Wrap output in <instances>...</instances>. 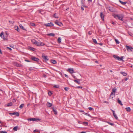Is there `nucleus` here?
<instances>
[{
	"mask_svg": "<svg viewBox=\"0 0 133 133\" xmlns=\"http://www.w3.org/2000/svg\"><path fill=\"white\" fill-rule=\"evenodd\" d=\"M124 15L123 14H115L114 17L118 19L121 21L123 20V18L124 17Z\"/></svg>",
	"mask_w": 133,
	"mask_h": 133,
	"instance_id": "1",
	"label": "nucleus"
},
{
	"mask_svg": "<svg viewBox=\"0 0 133 133\" xmlns=\"http://www.w3.org/2000/svg\"><path fill=\"white\" fill-rule=\"evenodd\" d=\"M117 89L115 88H114L112 89V92L110 94L109 98H114L113 96H115V92L116 91Z\"/></svg>",
	"mask_w": 133,
	"mask_h": 133,
	"instance_id": "2",
	"label": "nucleus"
},
{
	"mask_svg": "<svg viewBox=\"0 0 133 133\" xmlns=\"http://www.w3.org/2000/svg\"><path fill=\"white\" fill-rule=\"evenodd\" d=\"M73 77L75 79L74 80V81L78 83V84H79L80 83V81L81 80V75H80L79 77H76L75 76H73Z\"/></svg>",
	"mask_w": 133,
	"mask_h": 133,
	"instance_id": "3",
	"label": "nucleus"
},
{
	"mask_svg": "<svg viewBox=\"0 0 133 133\" xmlns=\"http://www.w3.org/2000/svg\"><path fill=\"white\" fill-rule=\"evenodd\" d=\"M114 57L115 58V59H117L119 61H122L123 62H124V61L123 59L124 58V56H121L120 57L119 56L117 55H114Z\"/></svg>",
	"mask_w": 133,
	"mask_h": 133,
	"instance_id": "4",
	"label": "nucleus"
},
{
	"mask_svg": "<svg viewBox=\"0 0 133 133\" xmlns=\"http://www.w3.org/2000/svg\"><path fill=\"white\" fill-rule=\"evenodd\" d=\"M125 47L127 48V50L129 51H132V50L133 49V48L131 47H130L126 45Z\"/></svg>",
	"mask_w": 133,
	"mask_h": 133,
	"instance_id": "5",
	"label": "nucleus"
},
{
	"mask_svg": "<svg viewBox=\"0 0 133 133\" xmlns=\"http://www.w3.org/2000/svg\"><path fill=\"white\" fill-rule=\"evenodd\" d=\"M28 121H39L40 120L38 119H37L36 118H31L28 119Z\"/></svg>",
	"mask_w": 133,
	"mask_h": 133,
	"instance_id": "6",
	"label": "nucleus"
},
{
	"mask_svg": "<svg viewBox=\"0 0 133 133\" xmlns=\"http://www.w3.org/2000/svg\"><path fill=\"white\" fill-rule=\"evenodd\" d=\"M31 59L34 61L37 62H38L39 60V59L38 58L35 57L34 56L32 57L31 58Z\"/></svg>",
	"mask_w": 133,
	"mask_h": 133,
	"instance_id": "7",
	"label": "nucleus"
},
{
	"mask_svg": "<svg viewBox=\"0 0 133 133\" xmlns=\"http://www.w3.org/2000/svg\"><path fill=\"white\" fill-rule=\"evenodd\" d=\"M44 25L46 26H53L52 23L50 22L49 23L44 24Z\"/></svg>",
	"mask_w": 133,
	"mask_h": 133,
	"instance_id": "8",
	"label": "nucleus"
},
{
	"mask_svg": "<svg viewBox=\"0 0 133 133\" xmlns=\"http://www.w3.org/2000/svg\"><path fill=\"white\" fill-rule=\"evenodd\" d=\"M9 114L11 115H16V116H18L19 115V114L18 112L10 113Z\"/></svg>",
	"mask_w": 133,
	"mask_h": 133,
	"instance_id": "9",
	"label": "nucleus"
},
{
	"mask_svg": "<svg viewBox=\"0 0 133 133\" xmlns=\"http://www.w3.org/2000/svg\"><path fill=\"white\" fill-rule=\"evenodd\" d=\"M111 110L113 113V116L116 119H117L118 117H117V116L116 115V114L115 113V111L112 110Z\"/></svg>",
	"mask_w": 133,
	"mask_h": 133,
	"instance_id": "10",
	"label": "nucleus"
},
{
	"mask_svg": "<svg viewBox=\"0 0 133 133\" xmlns=\"http://www.w3.org/2000/svg\"><path fill=\"white\" fill-rule=\"evenodd\" d=\"M55 23L56 24L58 25H59V26H62L63 25V24L61 22H59L57 21H56L55 22Z\"/></svg>",
	"mask_w": 133,
	"mask_h": 133,
	"instance_id": "11",
	"label": "nucleus"
},
{
	"mask_svg": "<svg viewBox=\"0 0 133 133\" xmlns=\"http://www.w3.org/2000/svg\"><path fill=\"white\" fill-rule=\"evenodd\" d=\"M0 36L4 40H6L7 39L6 38H4V34L3 32H2L0 34Z\"/></svg>",
	"mask_w": 133,
	"mask_h": 133,
	"instance_id": "12",
	"label": "nucleus"
},
{
	"mask_svg": "<svg viewBox=\"0 0 133 133\" xmlns=\"http://www.w3.org/2000/svg\"><path fill=\"white\" fill-rule=\"evenodd\" d=\"M68 71L71 74H72L74 72L73 69L72 68L71 69L69 68L68 69Z\"/></svg>",
	"mask_w": 133,
	"mask_h": 133,
	"instance_id": "13",
	"label": "nucleus"
},
{
	"mask_svg": "<svg viewBox=\"0 0 133 133\" xmlns=\"http://www.w3.org/2000/svg\"><path fill=\"white\" fill-rule=\"evenodd\" d=\"M14 64L17 67H23V66L21 64H18L17 63H14Z\"/></svg>",
	"mask_w": 133,
	"mask_h": 133,
	"instance_id": "14",
	"label": "nucleus"
},
{
	"mask_svg": "<svg viewBox=\"0 0 133 133\" xmlns=\"http://www.w3.org/2000/svg\"><path fill=\"white\" fill-rule=\"evenodd\" d=\"M100 16L101 19L103 21L104 20V15L102 12H101Z\"/></svg>",
	"mask_w": 133,
	"mask_h": 133,
	"instance_id": "15",
	"label": "nucleus"
},
{
	"mask_svg": "<svg viewBox=\"0 0 133 133\" xmlns=\"http://www.w3.org/2000/svg\"><path fill=\"white\" fill-rule=\"evenodd\" d=\"M46 105L48 107H51L52 105V103H50L48 102L47 104H46Z\"/></svg>",
	"mask_w": 133,
	"mask_h": 133,
	"instance_id": "16",
	"label": "nucleus"
},
{
	"mask_svg": "<svg viewBox=\"0 0 133 133\" xmlns=\"http://www.w3.org/2000/svg\"><path fill=\"white\" fill-rule=\"evenodd\" d=\"M131 77L130 76H128V77L125 78L124 79H123L122 81H127L128 79H131Z\"/></svg>",
	"mask_w": 133,
	"mask_h": 133,
	"instance_id": "17",
	"label": "nucleus"
},
{
	"mask_svg": "<svg viewBox=\"0 0 133 133\" xmlns=\"http://www.w3.org/2000/svg\"><path fill=\"white\" fill-rule=\"evenodd\" d=\"M43 58L46 61H48V57L47 56H42Z\"/></svg>",
	"mask_w": 133,
	"mask_h": 133,
	"instance_id": "18",
	"label": "nucleus"
},
{
	"mask_svg": "<svg viewBox=\"0 0 133 133\" xmlns=\"http://www.w3.org/2000/svg\"><path fill=\"white\" fill-rule=\"evenodd\" d=\"M14 29L18 32L19 31V28L17 26H15L14 27Z\"/></svg>",
	"mask_w": 133,
	"mask_h": 133,
	"instance_id": "19",
	"label": "nucleus"
},
{
	"mask_svg": "<svg viewBox=\"0 0 133 133\" xmlns=\"http://www.w3.org/2000/svg\"><path fill=\"white\" fill-rule=\"evenodd\" d=\"M119 2L122 4L124 5L125 4H126L127 3V2H123L122 1H121L120 0H119Z\"/></svg>",
	"mask_w": 133,
	"mask_h": 133,
	"instance_id": "20",
	"label": "nucleus"
},
{
	"mask_svg": "<svg viewBox=\"0 0 133 133\" xmlns=\"http://www.w3.org/2000/svg\"><path fill=\"white\" fill-rule=\"evenodd\" d=\"M117 102L119 104L121 105H123V104L122 103L121 101L119 99V98H118L117 99Z\"/></svg>",
	"mask_w": 133,
	"mask_h": 133,
	"instance_id": "21",
	"label": "nucleus"
},
{
	"mask_svg": "<svg viewBox=\"0 0 133 133\" xmlns=\"http://www.w3.org/2000/svg\"><path fill=\"white\" fill-rule=\"evenodd\" d=\"M53 111L54 112V113L55 114H57V111L54 108H52Z\"/></svg>",
	"mask_w": 133,
	"mask_h": 133,
	"instance_id": "22",
	"label": "nucleus"
},
{
	"mask_svg": "<svg viewBox=\"0 0 133 133\" xmlns=\"http://www.w3.org/2000/svg\"><path fill=\"white\" fill-rule=\"evenodd\" d=\"M125 109L128 112H130L131 111L130 108L129 107L126 108Z\"/></svg>",
	"mask_w": 133,
	"mask_h": 133,
	"instance_id": "23",
	"label": "nucleus"
},
{
	"mask_svg": "<svg viewBox=\"0 0 133 133\" xmlns=\"http://www.w3.org/2000/svg\"><path fill=\"white\" fill-rule=\"evenodd\" d=\"M51 63L54 64H55L57 63L56 61L55 60H51Z\"/></svg>",
	"mask_w": 133,
	"mask_h": 133,
	"instance_id": "24",
	"label": "nucleus"
},
{
	"mask_svg": "<svg viewBox=\"0 0 133 133\" xmlns=\"http://www.w3.org/2000/svg\"><path fill=\"white\" fill-rule=\"evenodd\" d=\"M31 41L32 43H33V44H35L36 42V41L34 39H31Z\"/></svg>",
	"mask_w": 133,
	"mask_h": 133,
	"instance_id": "25",
	"label": "nucleus"
},
{
	"mask_svg": "<svg viewBox=\"0 0 133 133\" xmlns=\"http://www.w3.org/2000/svg\"><path fill=\"white\" fill-rule=\"evenodd\" d=\"M58 42V43H60L61 42V39L60 37H59L57 40Z\"/></svg>",
	"mask_w": 133,
	"mask_h": 133,
	"instance_id": "26",
	"label": "nucleus"
},
{
	"mask_svg": "<svg viewBox=\"0 0 133 133\" xmlns=\"http://www.w3.org/2000/svg\"><path fill=\"white\" fill-rule=\"evenodd\" d=\"M12 102H10L8 103L7 104V106L8 107L11 106H12Z\"/></svg>",
	"mask_w": 133,
	"mask_h": 133,
	"instance_id": "27",
	"label": "nucleus"
},
{
	"mask_svg": "<svg viewBox=\"0 0 133 133\" xmlns=\"http://www.w3.org/2000/svg\"><path fill=\"white\" fill-rule=\"evenodd\" d=\"M20 27L23 30H25V29L24 28L22 24H20L19 25Z\"/></svg>",
	"mask_w": 133,
	"mask_h": 133,
	"instance_id": "28",
	"label": "nucleus"
},
{
	"mask_svg": "<svg viewBox=\"0 0 133 133\" xmlns=\"http://www.w3.org/2000/svg\"><path fill=\"white\" fill-rule=\"evenodd\" d=\"M48 35L49 36H55V34L53 33H51L48 34Z\"/></svg>",
	"mask_w": 133,
	"mask_h": 133,
	"instance_id": "29",
	"label": "nucleus"
},
{
	"mask_svg": "<svg viewBox=\"0 0 133 133\" xmlns=\"http://www.w3.org/2000/svg\"><path fill=\"white\" fill-rule=\"evenodd\" d=\"M83 124L85 126H87L88 125V122H83Z\"/></svg>",
	"mask_w": 133,
	"mask_h": 133,
	"instance_id": "30",
	"label": "nucleus"
},
{
	"mask_svg": "<svg viewBox=\"0 0 133 133\" xmlns=\"http://www.w3.org/2000/svg\"><path fill=\"white\" fill-rule=\"evenodd\" d=\"M59 87V85H55L54 86V88H58Z\"/></svg>",
	"mask_w": 133,
	"mask_h": 133,
	"instance_id": "31",
	"label": "nucleus"
},
{
	"mask_svg": "<svg viewBox=\"0 0 133 133\" xmlns=\"http://www.w3.org/2000/svg\"><path fill=\"white\" fill-rule=\"evenodd\" d=\"M40 42H38L36 41L35 44L37 46H39Z\"/></svg>",
	"mask_w": 133,
	"mask_h": 133,
	"instance_id": "32",
	"label": "nucleus"
},
{
	"mask_svg": "<svg viewBox=\"0 0 133 133\" xmlns=\"http://www.w3.org/2000/svg\"><path fill=\"white\" fill-rule=\"evenodd\" d=\"M24 105V104H22L20 105L19 108L21 109H22Z\"/></svg>",
	"mask_w": 133,
	"mask_h": 133,
	"instance_id": "33",
	"label": "nucleus"
},
{
	"mask_svg": "<svg viewBox=\"0 0 133 133\" xmlns=\"http://www.w3.org/2000/svg\"><path fill=\"white\" fill-rule=\"evenodd\" d=\"M30 25L33 26H35V24L34 23H30Z\"/></svg>",
	"mask_w": 133,
	"mask_h": 133,
	"instance_id": "34",
	"label": "nucleus"
},
{
	"mask_svg": "<svg viewBox=\"0 0 133 133\" xmlns=\"http://www.w3.org/2000/svg\"><path fill=\"white\" fill-rule=\"evenodd\" d=\"M13 130L15 131H17V127H14L13 128Z\"/></svg>",
	"mask_w": 133,
	"mask_h": 133,
	"instance_id": "35",
	"label": "nucleus"
},
{
	"mask_svg": "<svg viewBox=\"0 0 133 133\" xmlns=\"http://www.w3.org/2000/svg\"><path fill=\"white\" fill-rule=\"evenodd\" d=\"M29 49L31 50H32V51H34L35 50V49L34 48L32 47H30L29 48Z\"/></svg>",
	"mask_w": 133,
	"mask_h": 133,
	"instance_id": "36",
	"label": "nucleus"
},
{
	"mask_svg": "<svg viewBox=\"0 0 133 133\" xmlns=\"http://www.w3.org/2000/svg\"><path fill=\"white\" fill-rule=\"evenodd\" d=\"M45 45L42 42H40L39 46H42Z\"/></svg>",
	"mask_w": 133,
	"mask_h": 133,
	"instance_id": "37",
	"label": "nucleus"
},
{
	"mask_svg": "<svg viewBox=\"0 0 133 133\" xmlns=\"http://www.w3.org/2000/svg\"><path fill=\"white\" fill-rule=\"evenodd\" d=\"M120 74H122L123 75H127V74H126V73L125 72H120Z\"/></svg>",
	"mask_w": 133,
	"mask_h": 133,
	"instance_id": "38",
	"label": "nucleus"
},
{
	"mask_svg": "<svg viewBox=\"0 0 133 133\" xmlns=\"http://www.w3.org/2000/svg\"><path fill=\"white\" fill-rule=\"evenodd\" d=\"M115 41L116 42V43L117 44H119V41L116 39H115Z\"/></svg>",
	"mask_w": 133,
	"mask_h": 133,
	"instance_id": "39",
	"label": "nucleus"
},
{
	"mask_svg": "<svg viewBox=\"0 0 133 133\" xmlns=\"http://www.w3.org/2000/svg\"><path fill=\"white\" fill-rule=\"evenodd\" d=\"M93 42L96 44H97V41L95 39H93Z\"/></svg>",
	"mask_w": 133,
	"mask_h": 133,
	"instance_id": "40",
	"label": "nucleus"
},
{
	"mask_svg": "<svg viewBox=\"0 0 133 133\" xmlns=\"http://www.w3.org/2000/svg\"><path fill=\"white\" fill-rule=\"evenodd\" d=\"M1 133H7V132L6 131H0Z\"/></svg>",
	"mask_w": 133,
	"mask_h": 133,
	"instance_id": "41",
	"label": "nucleus"
},
{
	"mask_svg": "<svg viewBox=\"0 0 133 133\" xmlns=\"http://www.w3.org/2000/svg\"><path fill=\"white\" fill-rule=\"evenodd\" d=\"M84 1L85 0H81V3L82 4H84Z\"/></svg>",
	"mask_w": 133,
	"mask_h": 133,
	"instance_id": "42",
	"label": "nucleus"
},
{
	"mask_svg": "<svg viewBox=\"0 0 133 133\" xmlns=\"http://www.w3.org/2000/svg\"><path fill=\"white\" fill-rule=\"evenodd\" d=\"M64 90L66 91H68V90L69 88L68 87H66L64 88Z\"/></svg>",
	"mask_w": 133,
	"mask_h": 133,
	"instance_id": "43",
	"label": "nucleus"
},
{
	"mask_svg": "<svg viewBox=\"0 0 133 133\" xmlns=\"http://www.w3.org/2000/svg\"><path fill=\"white\" fill-rule=\"evenodd\" d=\"M54 17H55V18H58V16H56V14H54Z\"/></svg>",
	"mask_w": 133,
	"mask_h": 133,
	"instance_id": "44",
	"label": "nucleus"
},
{
	"mask_svg": "<svg viewBox=\"0 0 133 133\" xmlns=\"http://www.w3.org/2000/svg\"><path fill=\"white\" fill-rule=\"evenodd\" d=\"M108 123L109 124H110V125H112H112H114V124L112 123H110V122H108Z\"/></svg>",
	"mask_w": 133,
	"mask_h": 133,
	"instance_id": "45",
	"label": "nucleus"
},
{
	"mask_svg": "<svg viewBox=\"0 0 133 133\" xmlns=\"http://www.w3.org/2000/svg\"><path fill=\"white\" fill-rule=\"evenodd\" d=\"M88 109L90 110H94L92 108L90 107H89Z\"/></svg>",
	"mask_w": 133,
	"mask_h": 133,
	"instance_id": "46",
	"label": "nucleus"
},
{
	"mask_svg": "<svg viewBox=\"0 0 133 133\" xmlns=\"http://www.w3.org/2000/svg\"><path fill=\"white\" fill-rule=\"evenodd\" d=\"M48 94L49 96H51L52 94V93L51 92L49 91L48 92Z\"/></svg>",
	"mask_w": 133,
	"mask_h": 133,
	"instance_id": "47",
	"label": "nucleus"
},
{
	"mask_svg": "<svg viewBox=\"0 0 133 133\" xmlns=\"http://www.w3.org/2000/svg\"><path fill=\"white\" fill-rule=\"evenodd\" d=\"M76 87L79 88H80L81 89H82V87H81V86H78V87Z\"/></svg>",
	"mask_w": 133,
	"mask_h": 133,
	"instance_id": "48",
	"label": "nucleus"
},
{
	"mask_svg": "<svg viewBox=\"0 0 133 133\" xmlns=\"http://www.w3.org/2000/svg\"><path fill=\"white\" fill-rule=\"evenodd\" d=\"M88 34L90 35L91 34V31H89L88 32Z\"/></svg>",
	"mask_w": 133,
	"mask_h": 133,
	"instance_id": "49",
	"label": "nucleus"
},
{
	"mask_svg": "<svg viewBox=\"0 0 133 133\" xmlns=\"http://www.w3.org/2000/svg\"><path fill=\"white\" fill-rule=\"evenodd\" d=\"M104 103H108V102L107 101H104Z\"/></svg>",
	"mask_w": 133,
	"mask_h": 133,
	"instance_id": "50",
	"label": "nucleus"
},
{
	"mask_svg": "<svg viewBox=\"0 0 133 133\" xmlns=\"http://www.w3.org/2000/svg\"><path fill=\"white\" fill-rule=\"evenodd\" d=\"M7 48H8V49H9V50H12L11 49V48H9V47H7Z\"/></svg>",
	"mask_w": 133,
	"mask_h": 133,
	"instance_id": "51",
	"label": "nucleus"
},
{
	"mask_svg": "<svg viewBox=\"0 0 133 133\" xmlns=\"http://www.w3.org/2000/svg\"><path fill=\"white\" fill-rule=\"evenodd\" d=\"M38 130H34V132H36L38 131Z\"/></svg>",
	"mask_w": 133,
	"mask_h": 133,
	"instance_id": "52",
	"label": "nucleus"
},
{
	"mask_svg": "<svg viewBox=\"0 0 133 133\" xmlns=\"http://www.w3.org/2000/svg\"><path fill=\"white\" fill-rule=\"evenodd\" d=\"M79 111L81 112H83L84 111L82 110H80Z\"/></svg>",
	"mask_w": 133,
	"mask_h": 133,
	"instance_id": "53",
	"label": "nucleus"
},
{
	"mask_svg": "<svg viewBox=\"0 0 133 133\" xmlns=\"http://www.w3.org/2000/svg\"><path fill=\"white\" fill-rule=\"evenodd\" d=\"M25 61L28 62H30V61L29 60H25Z\"/></svg>",
	"mask_w": 133,
	"mask_h": 133,
	"instance_id": "54",
	"label": "nucleus"
},
{
	"mask_svg": "<svg viewBox=\"0 0 133 133\" xmlns=\"http://www.w3.org/2000/svg\"><path fill=\"white\" fill-rule=\"evenodd\" d=\"M81 10H82L83 11V10H84V8H83V7H81Z\"/></svg>",
	"mask_w": 133,
	"mask_h": 133,
	"instance_id": "55",
	"label": "nucleus"
},
{
	"mask_svg": "<svg viewBox=\"0 0 133 133\" xmlns=\"http://www.w3.org/2000/svg\"><path fill=\"white\" fill-rule=\"evenodd\" d=\"M88 1L89 2H92V0H88Z\"/></svg>",
	"mask_w": 133,
	"mask_h": 133,
	"instance_id": "56",
	"label": "nucleus"
},
{
	"mask_svg": "<svg viewBox=\"0 0 133 133\" xmlns=\"http://www.w3.org/2000/svg\"><path fill=\"white\" fill-rule=\"evenodd\" d=\"M112 24H114V25H115L116 24V23H115V22H112Z\"/></svg>",
	"mask_w": 133,
	"mask_h": 133,
	"instance_id": "57",
	"label": "nucleus"
},
{
	"mask_svg": "<svg viewBox=\"0 0 133 133\" xmlns=\"http://www.w3.org/2000/svg\"><path fill=\"white\" fill-rule=\"evenodd\" d=\"M99 44L101 45H103V44L102 43H100Z\"/></svg>",
	"mask_w": 133,
	"mask_h": 133,
	"instance_id": "58",
	"label": "nucleus"
},
{
	"mask_svg": "<svg viewBox=\"0 0 133 133\" xmlns=\"http://www.w3.org/2000/svg\"><path fill=\"white\" fill-rule=\"evenodd\" d=\"M85 132L82 131L80 133H85Z\"/></svg>",
	"mask_w": 133,
	"mask_h": 133,
	"instance_id": "59",
	"label": "nucleus"
},
{
	"mask_svg": "<svg viewBox=\"0 0 133 133\" xmlns=\"http://www.w3.org/2000/svg\"><path fill=\"white\" fill-rule=\"evenodd\" d=\"M0 53L1 54H2L1 50L0 49Z\"/></svg>",
	"mask_w": 133,
	"mask_h": 133,
	"instance_id": "60",
	"label": "nucleus"
},
{
	"mask_svg": "<svg viewBox=\"0 0 133 133\" xmlns=\"http://www.w3.org/2000/svg\"><path fill=\"white\" fill-rule=\"evenodd\" d=\"M65 77H68V75H65Z\"/></svg>",
	"mask_w": 133,
	"mask_h": 133,
	"instance_id": "61",
	"label": "nucleus"
},
{
	"mask_svg": "<svg viewBox=\"0 0 133 133\" xmlns=\"http://www.w3.org/2000/svg\"><path fill=\"white\" fill-rule=\"evenodd\" d=\"M130 20H133V19L132 18H130Z\"/></svg>",
	"mask_w": 133,
	"mask_h": 133,
	"instance_id": "62",
	"label": "nucleus"
},
{
	"mask_svg": "<svg viewBox=\"0 0 133 133\" xmlns=\"http://www.w3.org/2000/svg\"><path fill=\"white\" fill-rule=\"evenodd\" d=\"M44 77H46V75H44Z\"/></svg>",
	"mask_w": 133,
	"mask_h": 133,
	"instance_id": "63",
	"label": "nucleus"
},
{
	"mask_svg": "<svg viewBox=\"0 0 133 133\" xmlns=\"http://www.w3.org/2000/svg\"><path fill=\"white\" fill-rule=\"evenodd\" d=\"M95 62L96 63H98V62L97 61H96Z\"/></svg>",
	"mask_w": 133,
	"mask_h": 133,
	"instance_id": "64",
	"label": "nucleus"
}]
</instances>
